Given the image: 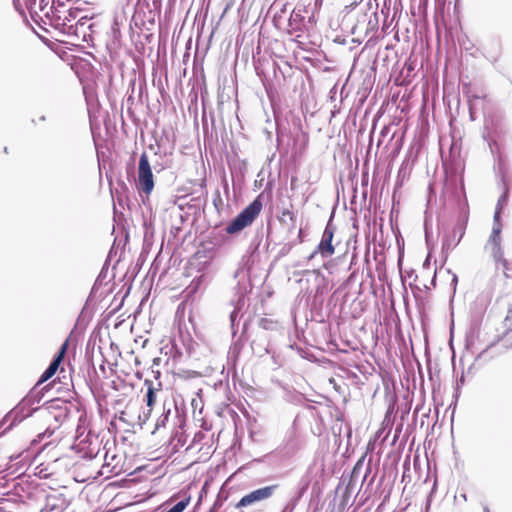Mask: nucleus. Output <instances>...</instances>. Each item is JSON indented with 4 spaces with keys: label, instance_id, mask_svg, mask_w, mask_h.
Instances as JSON below:
<instances>
[{
    "label": "nucleus",
    "instance_id": "nucleus-16",
    "mask_svg": "<svg viewBox=\"0 0 512 512\" xmlns=\"http://www.w3.org/2000/svg\"><path fill=\"white\" fill-rule=\"evenodd\" d=\"M500 213H501V208H496V211L494 213V223H493V225H501V223H500Z\"/></svg>",
    "mask_w": 512,
    "mask_h": 512
},
{
    "label": "nucleus",
    "instance_id": "nucleus-6",
    "mask_svg": "<svg viewBox=\"0 0 512 512\" xmlns=\"http://www.w3.org/2000/svg\"><path fill=\"white\" fill-rule=\"evenodd\" d=\"M144 385L147 388L144 397L145 408L139 418H143V422H146L151 417L153 408L159 398V395L162 393V384L161 382L155 384L153 381L146 379L144 381Z\"/></svg>",
    "mask_w": 512,
    "mask_h": 512
},
{
    "label": "nucleus",
    "instance_id": "nucleus-12",
    "mask_svg": "<svg viewBox=\"0 0 512 512\" xmlns=\"http://www.w3.org/2000/svg\"><path fill=\"white\" fill-rule=\"evenodd\" d=\"M92 17H89L88 15H82L78 18L77 22H76V25H69L68 26V30L69 31H73L77 36H79L80 34H82V38H83V41H88V38H91V34H88L86 33V31L84 30V28L87 26V28L89 30L92 29L93 27V24H89L87 25L88 21L91 19Z\"/></svg>",
    "mask_w": 512,
    "mask_h": 512
},
{
    "label": "nucleus",
    "instance_id": "nucleus-28",
    "mask_svg": "<svg viewBox=\"0 0 512 512\" xmlns=\"http://www.w3.org/2000/svg\"><path fill=\"white\" fill-rule=\"evenodd\" d=\"M458 243H460V239L457 240V242L454 244V246H456Z\"/></svg>",
    "mask_w": 512,
    "mask_h": 512
},
{
    "label": "nucleus",
    "instance_id": "nucleus-17",
    "mask_svg": "<svg viewBox=\"0 0 512 512\" xmlns=\"http://www.w3.org/2000/svg\"><path fill=\"white\" fill-rule=\"evenodd\" d=\"M295 508V502L294 501H290L289 503H287L285 505V507L283 508L282 512H293Z\"/></svg>",
    "mask_w": 512,
    "mask_h": 512
},
{
    "label": "nucleus",
    "instance_id": "nucleus-7",
    "mask_svg": "<svg viewBox=\"0 0 512 512\" xmlns=\"http://www.w3.org/2000/svg\"><path fill=\"white\" fill-rule=\"evenodd\" d=\"M333 214H331L330 219L324 229L322 238L320 243L317 246V249L309 256V259H313L317 253H320L322 257H328L334 254L335 249L332 245V240L335 232V227L332 224Z\"/></svg>",
    "mask_w": 512,
    "mask_h": 512
},
{
    "label": "nucleus",
    "instance_id": "nucleus-13",
    "mask_svg": "<svg viewBox=\"0 0 512 512\" xmlns=\"http://www.w3.org/2000/svg\"><path fill=\"white\" fill-rule=\"evenodd\" d=\"M279 221L290 228L295 227V216L289 209H284L282 211L281 216L279 217Z\"/></svg>",
    "mask_w": 512,
    "mask_h": 512
},
{
    "label": "nucleus",
    "instance_id": "nucleus-8",
    "mask_svg": "<svg viewBox=\"0 0 512 512\" xmlns=\"http://www.w3.org/2000/svg\"><path fill=\"white\" fill-rule=\"evenodd\" d=\"M277 489V485H271L256 489L247 495L243 496L240 501L237 503V508L247 507L253 505L257 502L264 501L273 496L275 490Z\"/></svg>",
    "mask_w": 512,
    "mask_h": 512
},
{
    "label": "nucleus",
    "instance_id": "nucleus-4",
    "mask_svg": "<svg viewBox=\"0 0 512 512\" xmlns=\"http://www.w3.org/2000/svg\"><path fill=\"white\" fill-rule=\"evenodd\" d=\"M136 187L140 193L149 196L154 189V177L148 155L143 152L138 163V180Z\"/></svg>",
    "mask_w": 512,
    "mask_h": 512
},
{
    "label": "nucleus",
    "instance_id": "nucleus-26",
    "mask_svg": "<svg viewBox=\"0 0 512 512\" xmlns=\"http://www.w3.org/2000/svg\"><path fill=\"white\" fill-rule=\"evenodd\" d=\"M452 281H453L455 284L457 283V276H456V275H454V276H453V280H452Z\"/></svg>",
    "mask_w": 512,
    "mask_h": 512
},
{
    "label": "nucleus",
    "instance_id": "nucleus-1",
    "mask_svg": "<svg viewBox=\"0 0 512 512\" xmlns=\"http://www.w3.org/2000/svg\"><path fill=\"white\" fill-rule=\"evenodd\" d=\"M234 278L237 280V286L235 287L237 299L233 301L234 309L230 313L233 335L236 334L235 327L239 324V313L244 306V297L251 289L249 272L245 267H239L234 273Z\"/></svg>",
    "mask_w": 512,
    "mask_h": 512
},
{
    "label": "nucleus",
    "instance_id": "nucleus-24",
    "mask_svg": "<svg viewBox=\"0 0 512 512\" xmlns=\"http://www.w3.org/2000/svg\"><path fill=\"white\" fill-rule=\"evenodd\" d=\"M511 317H512V310H509L508 315H507V319H510Z\"/></svg>",
    "mask_w": 512,
    "mask_h": 512
},
{
    "label": "nucleus",
    "instance_id": "nucleus-3",
    "mask_svg": "<svg viewBox=\"0 0 512 512\" xmlns=\"http://www.w3.org/2000/svg\"><path fill=\"white\" fill-rule=\"evenodd\" d=\"M262 209V202L259 197L245 207L225 228L227 234H237L250 226Z\"/></svg>",
    "mask_w": 512,
    "mask_h": 512
},
{
    "label": "nucleus",
    "instance_id": "nucleus-25",
    "mask_svg": "<svg viewBox=\"0 0 512 512\" xmlns=\"http://www.w3.org/2000/svg\"><path fill=\"white\" fill-rule=\"evenodd\" d=\"M2 429V423H0V430ZM5 433V430L1 431L0 432V436L3 435Z\"/></svg>",
    "mask_w": 512,
    "mask_h": 512
},
{
    "label": "nucleus",
    "instance_id": "nucleus-2",
    "mask_svg": "<svg viewBox=\"0 0 512 512\" xmlns=\"http://www.w3.org/2000/svg\"><path fill=\"white\" fill-rule=\"evenodd\" d=\"M39 401H40V399H36L33 392H30L26 397H24L17 406H15L12 410H10L3 417V419L0 420V423H2V427L7 424L6 428L4 429L5 432L11 430L18 423H20L24 419L30 417L33 414V412L38 409V408H31V406L35 402H39Z\"/></svg>",
    "mask_w": 512,
    "mask_h": 512
},
{
    "label": "nucleus",
    "instance_id": "nucleus-27",
    "mask_svg": "<svg viewBox=\"0 0 512 512\" xmlns=\"http://www.w3.org/2000/svg\"><path fill=\"white\" fill-rule=\"evenodd\" d=\"M40 121H45L46 120V117L43 115L39 118Z\"/></svg>",
    "mask_w": 512,
    "mask_h": 512
},
{
    "label": "nucleus",
    "instance_id": "nucleus-20",
    "mask_svg": "<svg viewBox=\"0 0 512 512\" xmlns=\"http://www.w3.org/2000/svg\"><path fill=\"white\" fill-rule=\"evenodd\" d=\"M46 6H48V0H39V8L41 11H43Z\"/></svg>",
    "mask_w": 512,
    "mask_h": 512
},
{
    "label": "nucleus",
    "instance_id": "nucleus-15",
    "mask_svg": "<svg viewBox=\"0 0 512 512\" xmlns=\"http://www.w3.org/2000/svg\"><path fill=\"white\" fill-rule=\"evenodd\" d=\"M54 430H51L50 428H47L43 433L38 434L37 438L38 441H42L45 438H49L53 435Z\"/></svg>",
    "mask_w": 512,
    "mask_h": 512
},
{
    "label": "nucleus",
    "instance_id": "nucleus-18",
    "mask_svg": "<svg viewBox=\"0 0 512 512\" xmlns=\"http://www.w3.org/2000/svg\"><path fill=\"white\" fill-rule=\"evenodd\" d=\"M63 6H64V3L60 2L59 0H57V2L53 1V5L50 7V10H51L52 14L54 15L55 8L60 9V7H63Z\"/></svg>",
    "mask_w": 512,
    "mask_h": 512
},
{
    "label": "nucleus",
    "instance_id": "nucleus-23",
    "mask_svg": "<svg viewBox=\"0 0 512 512\" xmlns=\"http://www.w3.org/2000/svg\"><path fill=\"white\" fill-rule=\"evenodd\" d=\"M451 246L450 242L448 240H444L443 241V248L445 249H449Z\"/></svg>",
    "mask_w": 512,
    "mask_h": 512
},
{
    "label": "nucleus",
    "instance_id": "nucleus-11",
    "mask_svg": "<svg viewBox=\"0 0 512 512\" xmlns=\"http://www.w3.org/2000/svg\"><path fill=\"white\" fill-rule=\"evenodd\" d=\"M83 9L80 7L69 8L66 12H62L60 9L55 8L54 21L58 26H69L68 23L78 20L82 16Z\"/></svg>",
    "mask_w": 512,
    "mask_h": 512
},
{
    "label": "nucleus",
    "instance_id": "nucleus-22",
    "mask_svg": "<svg viewBox=\"0 0 512 512\" xmlns=\"http://www.w3.org/2000/svg\"><path fill=\"white\" fill-rule=\"evenodd\" d=\"M463 383H464V375L462 374L460 379L457 381V388H456V390H458L460 385H463Z\"/></svg>",
    "mask_w": 512,
    "mask_h": 512
},
{
    "label": "nucleus",
    "instance_id": "nucleus-10",
    "mask_svg": "<svg viewBox=\"0 0 512 512\" xmlns=\"http://www.w3.org/2000/svg\"><path fill=\"white\" fill-rule=\"evenodd\" d=\"M172 415L175 417L178 416L177 404L174 399H164L162 402V413L157 418L155 428L160 429L166 427Z\"/></svg>",
    "mask_w": 512,
    "mask_h": 512
},
{
    "label": "nucleus",
    "instance_id": "nucleus-14",
    "mask_svg": "<svg viewBox=\"0 0 512 512\" xmlns=\"http://www.w3.org/2000/svg\"><path fill=\"white\" fill-rule=\"evenodd\" d=\"M225 497H222L221 494H218L216 500L214 501L213 506L209 510V512H219V509L223 506V503L225 501Z\"/></svg>",
    "mask_w": 512,
    "mask_h": 512
},
{
    "label": "nucleus",
    "instance_id": "nucleus-9",
    "mask_svg": "<svg viewBox=\"0 0 512 512\" xmlns=\"http://www.w3.org/2000/svg\"><path fill=\"white\" fill-rule=\"evenodd\" d=\"M67 348H68V340H66L60 347L59 351L57 352V354L54 356V358L52 359V361L50 362L49 366L46 368V370L42 373V375L40 376L39 380H38V383L37 385L39 384H42L44 382H46L47 380H49L52 376L55 375V373L57 372L61 362L63 361L64 359V356L67 352Z\"/></svg>",
    "mask_w": 512,
    "mask_h": 512
},
{
    "label": "nucleus",
    "instance_id": "nucleus-21",
    "mask_svg": "<svg viewBox=\"0 0 512 512\" xmlns=\"http://www.w3.org/2000/svg\"><path fill=\"white\" fill-rule=\"evenodd\" d=\"M164 168H165V166L163 164H160V163L154 164V169H155L156 172H160Z\"/></svg>",
    "mask_w": 512,
    "mask_h": 512
},
{
    "label": "nucleus",
    "instance_id": "nucleus-5",
    "mask_svg": "<svg viewBox=\"0 0 512 512\" xmlns=\"http://www.w3.org/2000/svg\"><path fill=\"white\" fill-rule=\"evenodd\" d=\"M501 231L502 225H493L492 232L485 245V250L489 251L497 265H501L504 269H507L508 261L504 257V250L501 245Z\"/></svg>",
    "mask_w": 512,
    "mask_h": 512
},
{
    "label": "nucleus",
    "instance_id": "nucleus-19",
    "mask_svg": "<svg viewBox=\"0 0 512 512\" xmlns=\"http://www.w3.org/2000/svg\"><path fill=\"white\" fill-rule=\"evenodd\" d=\"M507 201V194H503L500 196L499 200H498V203H497V207L496 208H501L502 209V205L505 204Z\"/></svg>",
    "mask_w": 512,
    "mask_h": 512
}]
</instances>
